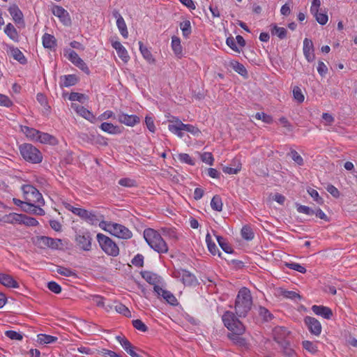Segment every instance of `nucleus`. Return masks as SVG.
<instances>
[{
	"instance_id": "1",
	"label": "nucleus",
	"mask_w": 357,
	"mask_h": 357,
	"mask_svg": "<svg viewBox=\"0 0 357 357\" xmlns=\"http://www.w3.org/2000/svg\"><path fill=\"white\" fill-rule=\"evenodd\" d=\"M222 319L224 325L231 331L227 334L228 338L235 345L242 349H248L250 344L245 338L241 336L244 333L245 328L235 314L230 311H226L222 315Z\"/></svg>"
},
{
	"instance_id": "2",
	"label": "nucleus",
	"mask_w": 357,
	"mask_h": 357,
	"mask_svg": "<svg viewBox=\"0 0 357 357\" xmlns=\"http://www.w3.org/2000/svg\"><path fill=\"white\" fill-rule=\"evenodd\" d=\"M252 305V298L249 289L241 288L235 301V312L238 317H245Z\"/></svg>"
},
{
	"instance_id": "3",
	"label": "nucleus",
	"mask_w": 357,
	"mask_h": 357,
	"mask_svg": "<svg viewBox=\"0 0 357 357\" xmlns=\"http://www.w3.org/2000/svg\"><path fill=\"white\" fill-rule=\"evenodd\" d=\"M144 238L148 245L158 253H167L168 246L161 235L155 229L148 228L144 231Z\"/></svg>"
},
{
	"instance_id": "4",
	"label": "nucleus",
	"mask_w": 357,
	"mask_h": 357,
	"mask_svg": "<svg viewBox=\"0 0 357 357\" xmlns=\"http://www.w3.org/2000/svg\"><path fill=\"white\" fill-rule=\"evenodd\" d=\"M100 227L105 231L109 232L112 235L123 239H129L132 234L126 227L123 225L102 221L99 224Z\"/></svg>"
},
{
	"instance_id": "5",
	"label": "nucleus",
	"mask_w": 357,
	"mask_h": 357,
	"mask_svg": "<svg viewBox=\"0 0 357 357\" xmlns=\"http://www.w3.org/2000/svg\"><path fill=\"white\" fill-rule=\"evenodd\" d=\"M20 151L26 161L33 164L40 163L43 160L41 152L31 144H23L20 145Z\"/></svg>"
},
{
	"instance_id": "6",
	"label": "nucleus",
	"mask_w": 357,
	"mask_h": 357,
	"mask_svg": "<svg viewBox=\"0 0 357 357\" xmlns=\"http://www.w3.org/2000/svg\"><path fill=\"white\" fill-rule=\"evenodd\" d=\"M97 240L100 248L107 255L112 257L119 255V248L109 237L102 234H98Z\"/></svg>"
},
{
	"instance_id": "7",
	"label": "nucleus",
	"mask_w": 357,
	"mask_h": 357,
	"mask_svg": "<svg viewBox=\"0 0 357 357\" xmlns=\"http://www.w3.org/2000/svg\"><path fill=\"white\" fill-rule=\"evenodd\" d=\"M22 190L24 199L27 203H37L38 205H44L45 201L39 190L32 185H23Z\"/></svg>"
},
{
	"instance_id": "8",
	"label": "nucleus",
	"mask_w": 357,
	"mask_h": 357,
	"mask_svg": "<svg viewBox=\"0 0 357 357\" xmlns=\"http://www.w3.org/2000/svg\"><path fill=\"white\" fill-rule=\"evenodd\" d=\"M36 244L40 248H50L51 249H59L62 245L61 240L59 238H53L48 236H38Z\"/></svg>"
},
{
	"instance_id": "9",
	"label": "nucleus",
	"mask_w": 357,
	"mask_h": 357,
	"mask_svg": "<svg viewBox=\"0 0 357 357\" xmlns=\"http://www.w3.org/2000/svg\"><path fill=\"white\" fill-rule=\"evenodd\" d=\"M92 238L89 231H79L75 236L77 245L83 250L89 251L91 248Z\"/></svg>"
},
{
	"instance_id": "10",
	"label": "nucleus",
	"mask_w": 357,
	"mask_h": 357,
	"mask_svg": "<svg viewBox=\"0 0 357 357\" xmlns=\"http://www.w3.org/2000/svg\"><path fill=\"white\" fill-rule=\"evenodd\" d=\"M174 274L175 277L181 278V280L185 285L196 286L198 283L196 277L185 269L176 271Z\"/></svg>"
},
{
	"instance_id": "11",
	"label": "nucleus",
	"mask_w": 357,
	"mask_h": 357,
	"mask_svg": "<svg viewBox=\"0 0 357 357\" xmlns=\"http://www.w3.org/2000/svg\"><path fill=\"white\" fill-rule=\"evenodd\" d=\"M304 323L311 334L319 336L321 333V324L319 320L312 317L307 316L304 319Z\"/></svg>"
},
{
	"instance_id": "12",
	"label": "nucleus",
	"mask_w": 357,
	"mask_h": 357,
	"mask_svg": "<svg viewBox=\"0 0 357 357\" xmlns=\"http://www.w3.org/2000/svg\"><path fill=\"white\" fill-rule=\"evenodd\" d=\"M273 335L274 340L282 345L284 344L286 345L287 337L289 335V331L284 326H275L273 330Z\"/></svg>"
},
{
	"instance_id": "13",
	"label": "nucleus",
	"mask_w": 357,
	"mask_h": 357,
	"mask_svg": "<svg viewBox=\"0 0 357 357\" xmlns=\"http://www.w3.org/2000/svg\"><path fill=\"white\" fill-rule=\"evenodd\" d=\"M73 213L91 225L97 224L99 220L95 213L89 212L84 208H80L78 209H74Z\"/></svg>"
},
{
	"instance_id": "14",
	"label": "nucleus",
	"mask_w": 357,
	"mask_h": 357,
	"mask_svg": "<svg viewBox=\"0 0 357 357\" xmlns=\"http://www.w3.org/2000/svg\"><path fill=\"white\" fill-rule=\"evenodd\" d=\"M153 289L158 296H162L170 305H176L178 304L177 299L170 291L163 289L160 286H154Z\"/></svg>"
},
{
	"instance_id": "15",
	"label": "nucleus",
	"mask_w": 357,
	"mask_h": 357,
	"mask_svg": "<svg viewBox=\"0 0 357 357\" xmlns=\"http://www.w3.org/2000/svg\"><path fill=\"white\" fill-rule=\"evenodd\" d=\"M71 107L75 110V112L84 118L85 119L89 121L91 123H95L96 121V116L93 114V113L85 108L84 106L77 105L76 103H72Z\"/></svg>"
},
{
	"instance_id": "16",
	"label": "nucleus",
	"mask_w": 357,
	"mask_h": 357,
	"mask_svg": "<svg viewBox=\"0 0 357 357\" xmlns=\"http://www.w3.org/2000/svg\"><path fill=\"white\" fill-rule=\"evenodd\" d=\"M312 312L317 316L326 319H331L333 315L332 310L326 306L314 305L312 306Z\"/></svg>"
},
{
	"instance_id": "17",
	"label": "nucleus",
	"mask_w": 357,
	"mask_h": 357,
	"mask_svg": "<svg viewBox=\"0 0 357 357\" xmlns=\"http://www.w3.org/2000/svg\"><path fill=\"white\" fill-rule=\"evenodd\" d=\"M303 54L308 62H312L315 59L313 43L308 38L303 40Z\"/></svg>"
},
{
	"instance_id": "18",
	"label": "nucleus",
	"mask_w": 357,
	"mask_h": 357,
	"mask_svg": "<svg viewBox=\"0 0 357 357\" xmlns=\"http://www.w3.org/2000/svg\"><path fill=\"white\" fill-rule=\"evenodd\" d=\"M118 120L121 123L128 126H133L139 123L140 119L137 115H128L124 113H121L118 115Z\"/></svg>"
},
{
	"instance_id": "19",
	"label": "nucleus",
	"mask_w": 357,
	"mask_h": 357,
	"mask_svg": "<svg viewBox=\"0 0 357 357\" xmlns=\"http://www.w3.org/2000/svg\"><path fill=\"white\" fill-rule=\"evenodd\" d=\"M53 14L58 17L64 24H70V18L69 14L63 8L59 6H55L52 10Z\"/></svg>"
},
{
	"instance_id": "20",
	"label": "nucleus",
	"mask_w": 357,
	"mask_h": 357,
	"mask_svg": "<svg viewBox=\"0 0 357 357\" xmlns=\"http://www.w3.org/2000/svg\"><path fill=\"white\" fill-rule=\"evenodd\" d=\"M0 284L8 288H18L19 283L10 275L0 273Z\"/></svg>"
},
{
	"instance_id": "21",
	"label": "nucleus",
	"mask_w": 357,
	"mask_h": 357,
	"mask_svg": "<svg viewBox=\"0 0 357 357\" xmlns=\"http://www.w3.org/2000/svg\"><path fill=\"white\" fill-rule=\"evenodd\" d=\"M112 46L117 52L118 56L124 62H127L130 56L126 48L121 45L119 41H114L112 43Z\"/></svg>"
},
{
	"instance_id": "22",
	"label": "nucleus",
	"mask_w": 357,
	"mask_h": 357,
	"mask_svg": "<svg viewBox=\"0 0 357 357\" xmlns=\"http://www.w3.org/2000/svg\"><path fill=\"white\" fill-rule=\"evenodd\" d=\"M60 80V86L63 88L75 85L78 82L79 79L75 75H67L61 76Z\"/></svg>"
},
{
	"instance_id": "23",
	"label": "nucleus",
	"mask_w": 357,
	"mask_h": 357,
	"mask_svg": "<svg viewBox=\"0 0 357 357\" xmlns=\"http://www.w3.org/2000/svg\"><path fill=\"white\" fill-rule=\"evenodd\" d=\"M37 142H40L42 144H49L50 145H56L58 141L55 137L50 135L47 132H39Z\"/></svg>"
},
{
	"instance_id": "24",
	"label": "nucleus",
	"mask_w": 357,
	"mask_h": 357,
	"mask_svg": "<svg viewBox=\"0 0 357 357\" xmlns=\"http://www.w3.org/2000/svg\"><path fill=\"white\" fill-rule=\"evenodd\" d=\"M35 204L36 203L33 202L25 204L24 206V211L31 214H36L38 215H44L45 211L40 207L41 205H38V206H36Z\"/></svg>"
},
{
	"instance_id": "25",
	"label": "nucleus",
	"mask_w": 357,
	"mask_h": 357,
	"mask_svg": "<svg viewBox=\"0 0 357 357\" xmlns=\"http://www.w3.org/2000/svg\"><path fill=\"white\" fill-rule=\"evenodd\" d=\"M141 274L142 278L147 282L154 286H158L157 284L160 282V277L157 274L147 271L142 272Z\"/></svg>"
},
{
	"instance_id": "26",
	"label": "nucleus",
	"mask_w": 357,
	"mask_h": 357,
	"mask_svg": "<svg viewBox=\"0 0 357 357\" xmlns=\"http://www.w3.org/2000/svg\"><path fill=\"white\" fill-rule=\"evenodd\" d=\"M100 128L104 132L112 135L120 134L121 132V129L119 126H114L111 123L104 122L100 125Z\"/></svg>"
},
{
	"instance_id": "27",
	"label": "nucleus",
	"mask_w": 357,
	"mask_h": 357,
	"mask_svg": "<svg viewBox=\"0 0 357 357\" xmlns=\"http://www.w3.org/2000/svg\"><path fill=\"white\" fill-rule=\"evenodd\" d=\"M21 131L30 139L31 140H36L37 141L38 135H39V130L33 128H29L26 126H21L20 127Z\"/></svg>"
},
{
	"instance_id": "28",
	"label": "nucleus",
	"mask_w": 357,
	"mask_h": 357,
	"mask_svg": "<svg viewBox=\"0 0 357 357\" xmlns=\"http://www.w3.org/2000/svg\"><path fill=\"white\" fill-rule=\"evenodd\" d=\"M8 11L15 22L20 23L23 22V14L17 6L13 5L9 8Z\"/></svg>"
},
{
	"instance_id": "29",
	"label": "nucleus",
	"mask_w": 357,
	"mask_h": 357,
	"mask_svg": "<svg viewBox=\"0 0 357 357\" xmlns=\"http://www.w3.org/2000/svg\"><path fill=\"white\" fill-rule=\"evenodd\" d=\"M43 45L45 48L52 50L56 46V40L54 36L45 33L43 36Z\"/></svg>"
},
{
	"instance_id": "30",
	"label": "nucleus",
	"mask_w": 357,
	"mask_h": 357,
	"mask_svg": "<svg viewBox=\"0 0 357 357\" xmlns=\"http://www.w3.org/2000/svg\"><path fill=\"white\" fill-rule=\"evenodd\" d=\"M10 53L11 56L21 64H25L26 63V59L17 47H10Z\"/></svg>"
},
{
	"instance_id": "31",
	"label": "nucleus",
	"mask_w": 357,
	"mask_h": 357,
	"mask_svg": "<svg viewBox=\"0 0 357 357\" xmlns=\"http://www.w3.org/2000/svg\"><path fill=\"white\" fill-rule=\"evenodd\" d=\"M4 32L13 41H15V42L18 41V38H19L18 33H17L16 29L15 28V26L12 24L8 23L6 26Z\"/></svg>"
},
{
	"instance_id": "32",
	"label": "nucleus",
	"mask_w": 357,
	"mask_h": 357,
	"mask_svg": "<svg viewBox=\"0 0 357 357\" xmlns=\"http://www.w3.org/2000/svg\"><path fill=\"white\" fill-rule=\"evenodd\" d=\"M271 33L273 36H276L282 40L287 37V31L283 27L278 26L276 24L271 25Z\"/></svg>"
},
{
	"instance_id": "33",
	"label": "nucleus",
	"mask_w": 357,
	"mask_h": 357,
	"mask_svg": "<svg viewBox=\"0 0 357 357\" xmlns=\"http://www.w3.org/2000/svg\"><path fill=\"white\" fill-rule=\"evenodd\" d=\"M172 47L176 56L181 58L182 56V47L179 38L176 36L172 38Z\"/></svg>"
},
{
	"instance_id": "34",
	"label": "nucleus",
	"mask_w": 357,
	"mask_h": 357,
	"mask_svg": "<svg viewBox=\"0 0 357 357\" xmlns=\"http://www.w3.org/2000/svg\"><path fill=\"white\" fill-rule=\"evenodd\" d=\"M206 242L207 243L208 249L209 252L213 255H215L216 253L218 254V256H221V252H220L218 248L215 245L214 242L212 241L211 235L209 233H208L206 236Z\"/></svg>"
},
{
	"instance_id": "35",
	"label": "nucleus",
	"mask_w": 357,
	"mask_h": 357,
	"mask_svg": "<svg viewBox=\"0 0 357 357\" xmlns=\"http://www.w3.org/2000/svg\"><path fill=\"white\" fill-rule=\"evenodd\" d=\"M21 218H22V214L12 213L8 215H4L2 218V220L6 223H10V224L19 223V224H20Z\"/></svg>"
},
{
	"instance_id": "36",
	"label": "nucleus",
	"mask_w": 357,
	"mask_h": 357,
	"mask_svg": "<svg viewBox=\"0 0 357 357\" xmlns=\"http://www.w3.org/2000/svg\"><path fill=\"white\" fill-rule=\"evenodd\" d=\"M116 340L120 343L123 349L128 354L132 349H137L135 347H134L130 342L126 339V337H122L121 336H117Z\"/></svg>"
},
{
	"instance_id": "37",
	"label": "nucleus",
	"mask_w": 357,
	"mask_h": 357,
	"mask_svg": "<svg viewBox=\"0 0 357 357\" xmlns=\"http://www.w3.org/2000/svg\"><path fill=\"white\" fill-rule=\"evenodd\" d=\"M139 50L143 56V57L147 60L149 63H153L155 59L153 57L151 52L148 50V48L144 45L143 43L139 41Z\"/></svg>"
},
{
	"instance_id": "38",
	"label": "nucleus",
	"mask_w": 357,
	"mask_h": 357,
	"mask_svg": "<svg viewBox=\"0 0 357 357\" xmlns=\"http://www.w3.org/2000/svg\"><path fill=\"white\" fill-rule=\"evenodd\" d=\"M231 66L236 73H238L241 76L244 77H248V71L242 63L238 61H231Z\"/></svg>"
},
{
	"instance_id": "39",
	"label": "nucleus",
	"mask_w": 357,
	"mask_h": 357,
	"mask_svg": "<svg viewBox=\"0 0 357 357\" xmlns=\"http://www.w3.org/2000/svg\"><path fill=\"white\" fill-rule=\"evenodd\" d=\"M217 241L220 246V248L222 249L223 251H225L226 253H232L234 250L230 246V245L226 241L225 238H224L222 236H216Z\"/></svg>"
},
{
	"instance_id": "40",
	"label": "nucleus",
	"mask_w": 357,
	"mask_h": 357,
	"mask_svg": "<svg viewBox=\"0 0 357 357\" xmlns=\"http://www.w3.org/2000/svg\"><path fill=\"white\" fill-rule=\"evenodd\" d=\"M57 340V337L55 336L46 335V334H39L38 335V342L41 344H50L52 342H55Z\"/></svg>"
},
{
	"instance_id": "41",
	"label": "nucleus",
	"mask_w": 357,
	"mask_h": 357,
	"mask_svg": "<svg viewBox=\"0 0 357 357\" xmlns=\"http://www.w3.org/2000/svg\"><path fill=\"white\" fill-rule=\"evenodd\" d=\"M211 208L216 211L220 212L222 210L223 204L219 195H215L211 202Z\"/></svg>"
},
{
	"instance_id": "42",
	"label": "nucleus",
	"mask_w": 357,
	"mask_h": 357,
	"mask_svg": "<svg viewBox=\"0 0 357 357\" xmlns=\"http://www.w3.org/2000/svg\"><path fill=\"white\" fill-rule=\"evenodd\" d=\"M180 28L184 38H188L191 34L192 29L190 20H185L180 23Z\"/></svg>"
},
{
	"instance_id": "43",
	"label": "nucleus",
	"mask_w": 357,
	"mask_h": 357,
	"mask_svg": "<svg viewBox=\"0 0 357 357\" xmlns=\"http://www.w3.org/2000/svg\"><path fill=\"white\" fill-rule=\"evenodd\" d=\"M180 122L181 121L179 119H177L176 121V124H169L168 126L169 130L172 132L177 135L179 137H183V133L182 132L183 128L181 126H180Z\"/></svg>"
},
{
	"instance_id": "44",
	"label": "nucleus",
	"mask_w": 357,
	"mask_h": 357,
	"mask_svg": "<svg viewBox=\"0 0 357 357\" xmlns=\"http://www.w3.org/2000/svg\"><path fill=\"white\" fill-rule=\"evenodd\" d=\"M116 25L122 36L124 38H127L128 36V31L127 29L126 24L123 17H121L116 20Z\"/></svg>"
},
{
	"instance_id": "45",
	"label": "nucleus",
	"mask_w": 357,
	"mask_h": 357,
	"mask_svg": "<svg viewBox=\"0 0 357 357\" xmlns=\"http://www.w3.org/2000/svg\"><path fill=\"white\" fill-rule=\"evenodd\" d=\"M241 236L247 241H250L254 238V232L252 228L248 225H245L241 229Z\"/></svg>"
},
{
	"instance_id": "46",
	"label": "nucleus",
	"mask_w": 357,
	"mask_h": 357,
	"mask_svg": "<svg viewBox=\"0 0 357 357\" xmlns=\"http://www.w3.org/2000/svg\"><path fill=\"white\" fill-rule=\"evenodd\" d=\"M180 126H181L183 130L190 132L194 136H199V134L201 133L199 129L197 127H195L192 125L185 124L181 121Z\"/></svg>"
},
{
	"instance_id": "47",
	"label": "nucleus",
	"mask_w": 357,
	"mask_h": 357,
	"mask_svg": "<svg viewBox=\"0 0 357 357\" xmlns=\"http://www.w3.org/2000/svg\"><path fill=\"white\" fill-rule=\"evenodd\" d=\"M303 349L311 353L315 354L318 351L317 346L314 342L309 340H304L302 342Z\"/></svg>"
},
{
	"instance_id": "48",
	"label": "nucleus",
	"mask_w": 357,
	"mask_h": 357,
	"mask_svg": "<svg viewBox=\"0 0 357 357\" xmlns=\"http://www.w3.org/2000/svg\"><path fill=\"white\" fill-rule=\"evenodd\" d=\"M20 224H24L26 226H37L39 223L38 221L32 217H29L26 215L22 214V218L20 221Z\"/></svg>"
},
{
	"instance_id": "49",
	"label": "nucleus",
	"mask_w": 357,
	"mask_h": 357,
	"mask_svg": "<svg viewBox=\"0 0 357 357\" xmlns=\"http://www.w3.org/2000/svg\"><path fill=\"white\" fill-rule=\"evenodd\" d=\"M68 98L71 101H78L81 103H84L88 100V97L85 94L77 92L70 93Z\"/></svg>"
},
{
	"instance_id": "50",
	"label": "nucleus",
	"mask_w": 357,
	"mask_h": 357,
	"mask_svg": "<svg viewBox=\"0 0 357 357\" xmlns=\"http://www.w3.org/2000/svg\"><path fill=\"white\" fill-rule=\"evenodd\" d=\"M314 17H315L316 20L319 24L321 25H324L327 23L328 20V17L326 13H319V10L316 11L315 13H311Z\"/></svg>"
},
{
	"instance_id": "51",
	"label": "nucleus",
	"mask_w": 357,
	"mask_h": 357,
	"mask_svg": "<svg viewBox=\"0 0 357 357\" xmlns=\"http://www.w3.org/2000/svg\"><path fill=\"white\" fill-rule=\"evenodd\" d=\"M281 295L284 298H289L294 301H296V299H301V296L298 293L293 291L282 289Z\"/></svg>"
},
{
	"instance_id": "52",
	"label": "nucleus",
	"mask_w": 357,
	"mask_h": 357,
	"mask_svg": "<svg viewBox=\"0 0 357 357\" xmlns=\"http://www.w3.org/2000/svg\"><path fill=\"white\" fill-rule=\"evenodd\" d=\"M115 310L117 312L124 315L126 317H131V312L130 310L123 304L119 303L115 306Z\"/></svg>"
},
{
	"instance_id": "53",
	"label": "nucleus",
	"mask_w": 357,
	"mask_h": 357,
	"mask_svg": "<svg viewBox=\"0 0 357 357\" xmlns=\"http://www.w3.org/2000/svg\"><path fill=\"white\" fill-rule=\"evenodd\" d=\"M297 211L301 213H304L308 215H312L314 214L315 211L307 206L301 205L296 204Z\"/></svg>"
},
{
	"instance_id": "54",
	"label": "nucleus",
	"mask_w": 357,
	"mask_h": 357,
	"mask_svg": "<svg viewBox=\"0 0 357 357\" xmlns=\"http://www.w3.org/2000/svg\"><path fill=\"white\" fill-rule=\"evenodd\" d=\"M259 314L265 321H271L273 317V314L266 307L261 306L259 307Z\"/></svg>"
},
{
	"instance_id": "55",
	"label": "nucleus",
	"mask_w": 357,
	"mask_h": 357,
	"mask_svg": "<svg viewBox=\"0 0 357 357\" xmlns=\"http://www.w3.org/2000/svg\"><path fill=\"white\" fill-rule=\"evenodd\" d=\"M289 155H291V159L297 163L298 165L302 166L304 164V161L303 158L298 154V153L294 150L291 149Z\"/></svg>"
},
{
	"instance_id": "56",
	"label": "nucleus",
	"mask_w": 357,
	"mask_h": 357,
	"mask_svg": "<svg viewBox=\"0 0 357 357\" xmlns=\"http://www.w3.org/2000/svg\"><path fill=\"white\" fill-rule=\"evenodd\" d=\"M286 266L290 269L296 271L301 273H306V268L304 266H303L301 264H297V263H294V262L286 263Z\"/></svg>"
},
{
	"instance_id": "57",
	"label": "nucleus",
	"mask_w": 357,
	"mask_h": 357,
	"mask_svg": "<svg viewBox=\"0 0 357 357\" xmlns=\"http://www.w3.org/2000/svg\"><path fill=\"white\" fill-rule=\"evenodd\" d=\"M181 162L188 164L190 165H195V160L188 153H180L178 155Z\"/></svg>"
},
{
	"instance_id": "58",
	"label": "nucleus",
	"mask_w": 357,
	"mask_h": 357,
	"mask_svg": "<svg viewBox=\"0 0 357 357\" xmlns=\"http://www.w3.org/2000/svg\"><path fill=\"white\" fill-rule=\"evenodd\" d=\"M280 346L282 349L283 353L287 357H295L296 354H295L294 349H292L291 348L289 347V342H286V345L284 344H283Z\"/></svg>"
},
{
	"instance_id": "59",
	"label": "nucleus",
	"mask_w": 357,
	"mask_h": 357,
	"mask_svg": "<svg viewBox=\"0 0 357 357\" xmlns=\"http://www.w3.org/2000/svg\"><path fill=\"white\" fill-rule=\"evenodd\" d=\"M294 98L298 102L301 103L304 101V96L301 89L298 86H294L293 89Z\"/></svg>"
},
{
	"instance_id": "60",
	"label": "nucleus",
	"mask_w": 357,
	"mask_h": 357,
	"mask_svg": "<svg viewBox=\"0 0 357 357\" xmlns=\"http://www.w3.org/2000/svg\"><path fill=\"white\" fill-rule=\"evenodd\" d=\"M132 326L138 331L146 332L148 331V327L140 319H135L132 321Z\"/></svg>"
},
{
	"instance_id": "61",
	"label": "nucleus",
	"mask_w": 357,
	"mask_h": 357,
	"mask_svg": "<svg viewBox=\"0 0 357 357\" xmlns=\"http://www.w3.org/2000/svg\"><path fill=\"white\" fill-rule=\"evenodd\" d=\"M201 159L202 162L209 165H213L214 158L211 153L210 152H204L201 155Z\"/></svg>"
},
{
	"instance_id": "62",
	"label": "nucleus",
	"mask_w": 357,
	"mask_h": 357,
	"mask_svg": "<svg viewBox=\"0 0 357 357\" xmlns=\"http://www.w3.org/2000/svg\"><path fill=\"white\" fill-rule=\"evenodd\" d=\"M255 118L259 120H262L266 123H271L273 122L272 116L265 114L264 112H257L255 114Z\"/></svg>"
},
{
	"instance_id": "63",
	"label": "nucleus",
	"mask_w": 357,
	"mask_h": 357,
	"mask_svg": "<svg viewBox=\"0 0 357 357\" xmlns=\"http://www.w3.org/2000/svg\"><path fill=\"white\" fill-rule=\"evenodd\" d=\"M132 264L137 267H142L144 266V256L137 254L131 261Z\"/></svg>"
},
{
	"instance_id": "64",
	"label": "nucleus",
	"mask_w": 357,
	"mask_h": 357,
	"mask_svg": "<svg viewBox=\"0 0 357 357\" xmlns=\"http://www.w3.org/2000/svg\"><path fill=\"white\" fill-rule=\"evenodd\" d=\"M5 335L11 340H22L23 338L20 333L14 331H6Z\"/></svg>"
}]
</instances>
